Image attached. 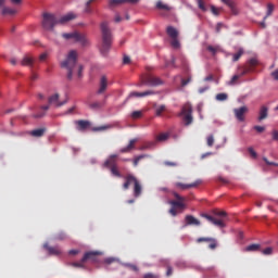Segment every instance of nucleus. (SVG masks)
I'll return each instance as SVG.
<instances>
[{
	"label": "nucleus",
	"mask_w": 278,
	"mask_h": 278,
	"mask_svg": "<svg viewBox=\"0 0 278 278\" xmlns=\"http://www.w3.org/2000/svg\"><path fill=\"white\" fill-rule=\"evenodd\" d=\"M78 53L76 50L68 51L64 61L60 63V67L66 72V79L72 81L74 78L81 79L84 66L78 62Z\"/></svg>",
	"instance_id": "1"
},
{
	"label": "nucleus",
	"mask_w": 278,
	"mask_h": 278,
	"mask_svg": "<svg viewBox=\"0 0 278 278\" xmlns=\"http://www.w3.org/2000/svg\"><path fill=\"white\" fill-rule=\"evenodd\" d=\"M75 18H77V15L73 12L63 15L61 18H58L56 15L52 13H43L41 25L45 29L51 30L54 29L55 25L59 23L63 25L64 23H68Z\"/></svg>",
	"instance_id": "2"
},
{
	"label": "nucleus",
	"mask_w": 278,
	"mask_h": 278,
	"mask_svg": "<svg viewBox=\"0 0 278 278\" xmlns=\"http://www.w3.org/2000/svg\"><path fill=\"white\" fill-rule=\"evenodd\" d=\"M100 29L102 35V45L100 48V53L102 56H106L112 47L113 36L106 22L101 23Z\"/></svg>",
	"instance_id": "3"
},
{
	"label": "nucleus",
	"mask_w": 278,
	"mask_h": 278,
	"mask_svg": "<svg viewBox=\"0 0 278 278\" xmlns=\"http://www.w3.org/2000/svg\"><path fill=\"white\" fill-rule=\"evenodd\" d=\"M174 198L176 200L168 201L170 208L168 210V214L173 217H177L179 214H182L187 208L186 198L181 197L179 193L174 192Z\"/></svg>",
	"instance_id": "4"
},
{
	"label": "nucleus",
	"mask_w": 278,
	"mask_h": 278,
	"mask_svg": "<svg viewBox=\"0 0 278 278\" xmlns=\"http://www.w3.org/2000/svg\"><path fill=\"white\" fill-rule=\"evenodd\" d=\"M214 216L210 214H201V217L206 219L210 224L223 229L226 227L225 219L227 218V212L225 211H214Z\"/></svg>",
	"instance_id": "5"
},
{
	"label": "nucleus",
	"mask_w": 278,
	"mask_h": 278,
	"mask_svg": "<svg viewBox=\"0 0 278 278\" xmlns=\"http://www.w3.org/2000/svg\"><path fill=\"white\" fill-rule=\"evenodd\" d=\"M134 185L132 194L134 198H140L142 194V185L138 178L131 174L125 176V182L123 184V190H129L130 186Z\"/></svg>",
	"instance_id": "6"
},
{
	"label": "nucleus",
	"mask_w": 278,
	"mask_h": 278,
	"mask_svg": "<svg viewBox=\"0 0 278 278\" xmlns=\"http://www.w3.org/2000/svg\"><path fill=\"white\" fill-rule=\"evenodd\" d=\"M61 36L64 38V40H74V42H79V45H81L84 48H87L90 45V41L86 35L79 34L77 31L63 33Z\"/></svg>",
	"instance_id": "7"
},
{
	"label": "nucleus",
	"mask_w": 278,
	"mask_h": 278,
	"mask_svg": "<svg viewBox=\"0 0 278 278\" xmlns=\"http://www.w3.org/2000/svg\"><path fill=\"white\" fill-rule=\"evenodd\" d=\"M100 252L98 251H89L84 254L80 262H75L72 264L73 267L84 268V263L90 261L91 263H98Z\"/></svg>",
	"instance_id": "8"
},
{
	"label": "nucleus",
	"mask_w": 278,
	"mask_h": 278,
	"mask_svg": "<svg viewBox=\"0 0 278 278\" xmlns=\"http://www.w3.org/2000/svg\"><path fill=\"white\" fill-rule=\"evenodd\" d=\"M163 85H164V81L161 80L160 77H156L153 75H146L141 78L140 84H138L137 87H142V86L159 87Z\"/></svg>",
	"instance_id": "9"
},
{
	"label": "nucleus",
	"mask_w": 278,
	"mask_h": 278,
	"mask_svg": "<svg viewBox=\"0 0 278 278\" xmlns=\"http://www.w3.org/2000/svg\"><path fill=\"white\" fill-rule=\"evenodd\" d=\"M193 109L190 103L184 104L181 115L184 116L185 126H190L193 123Z\"/></svg>",
	"instance_id": "10"
},
{
	"label": "nucleus",
	"mask_w": 278,
	"mask_h": 278,
	"mask_svg": "<svg viewBox=\"0 0 278 278\" xmlns=\"http://www.w3.org/2000/svg\"><path fill=\"white\" fill-rule=\"evenodd\" d=\"M248 113H249V108L245 106V105L233 109L235 117L239 123H244L245 122V115Z\"/></svg>",
	"instance_id": "11"
},
{
	"label": "nucleus",
	"mask_w": 278,
	"mask_h": 278,
	"mask_svg": "<svg viewBox=\"0 0 278 278\" xmlns=\"http://www.w3.org/2000/svg\"><path fill=\"white\" fill-rule=\"evenodd\" d=\"M201 185H202V180L201 179H197L192 184L175 182V187L180 189V190H188V189L198 188Z\"/></svg>",
	"instance_id": "12"
},
{
	"label": "nucleus",
	"mask_w": 278,
	"mask_h": 278,
	"mask_svg": "<svg viewBox=\"0 0 278 278\" xmlns=\"http://www.w3.org/2000/svg\"><path fill=\"white\" fill-rule=\"evenodd\" d=\"M155 94H156V92L154 90H146L142 92L132 91L129 93L128 98L129 99H131V98H148V97L155 96Z\"/></svg>",
	"instance_id": "13"
},
{
	"label": "nucleus",
	"mask_w": 278,
	"mask_h": 278,
	"mask_svg": "<svg viewBox=\"0 0 278 278\" xmlns=\"http://www.w3.org/2000/svg\"><path fill=\"white\" fill-rule=\"evenodd\" d=\"M59 99H60V94L54 93L48 98V104L53 105L55 108H62L63 105L66 104V101L59 102Z\"/></svg>",
	"instance_id": "14"
},
{
	"label": "nucleus",
	"mask_w": 278,
	"mask_h": 278,
	"mask_svg": "<svg viewBox=\"0 0 278 278\" xmlns=\"http://www.w3.org/2000/svg\"><path fill=\"white\" fill-rule=\"evenodd\" d=\"M117 159H118V155H117V154H111V155L105 160V162L103 163V167H105V168H112V167L117 166Z\"/></svg>",
	"instance_id": "15"
},
{
	"label": "nucleus",
	"mask_w": 278,
	"mask_h": 278,
	"mask_svg": "<svg viewBox=\"0 0 278 278\" xmlns=\"http://www.w3.org/2000/svg\"><path fill=\"white\" fill-rule=\"evenodd\" d=\"M248 64H249V66L244 67V70L241 73V76H245V75L250 74L251 72H253L254 67L257 66L258 61L256 59H250Z\"/></svg>",
	"instance_id": "16"
},
{
	"label": "nucleus",
	"mask_w": 278,
	"mask_h": 278,
	"mask_svg": "<svg viewBox=\"0 0 278 278\" xmlns=\"http://www.w3.org/2000/svg\"><path fill=\"white\" fill-rule=\"evenodd\" d=\"M222 3H224L225 5H228L230 9L231 14H233V16H238V14L240 13L239 9L237 8V4L233 0H220Z\"/></svg>",
	"instance_id": "17"
},
{
	"label": "nucleus",
	"mask_w": 278,
	"mask_h": 278,
	"mask_svg": "<svg viewBox=\"0 0 278 278\" xmlns=\"http://www.w3.org/2000/svg\"><path fill=\"white\" fill-rule=\"evenodd\" d=\"M109 80L106 76H101L99 89L97 91L98 94H103L108 90Z\"/></svg>",
	"instance_id": "18"
},
{
	"label": "nucleus",
	"mask_w": 278,
	"mask_h": 278,
	"mask_svg": "<svg viewBox=\"0 0 278 278\" xmlns=\"http://www.w3.org/2000/svg\"><path fill=\"white\" fill-rule=\"evenodd\" d=\"M76 125V129L78 131H85L90 127V122L89 121H84V119H79L75 122Z\"/></svg>",
	"instance_id": "19"
},
{
	"label": "nucleus",
	"mask_w": 278,
	"mask_h": 278,
	"mask_svg": "<svg viewBox=\"0 0 278 278\" xmlns=\"http://www.w3.org/2000/svg\"><path fill=\"white\" fill-rule=\"evenodd\" d=\"M185 222L187 226H201L200 219L195 218L193 215H186Z\"/></svg>",
	"instance_id": "20"
},
{
	"label": "nucleus",
	"mask_w": 278,
	"mask_h": 278,
	"mask_svg": "<svg viewBox=\"0 0 278 278\" xmlns=\"http://www.w3.org/2000/svg\"><path fill=\"white\" fill-rule=\"evenodd\" d=\"M138 142L137 138H134L129 141V143L127 144V147L122 148L119 150V153L124 154V153H129L130 151H132L135 149V144Z\"/></svg>",
	"instance_id": "21"
},
{
	"label": "nucleus",
	"mask_w": 278,
	"mask_h": 278,
	"mask_svg": "<svg viewBox=\"0 0 278 278\" xmlns=\"http://www.w3.org/2000/svg\"><path fill=\"white\" fill-rule=\"evenodd\" d=\"M45 248L49 255L59 256L62 254V250L59 247H49L45 244Z\"/></svg>",
	"instance_id": "22"
},
{
	"label": "nucleus",
	"mask_w": 278,
	"mask_h": 278,
	"mask_svg": "<svg viewBox=\"0 0 278 278\" xmlns=\"http://www.w3.org/2000/svg\"><path fill=\"white\" fill-rule=\"evenodd\" d=\"M269 109L266 105H262L258 113V122H263L268 118Z\"/></svg>",
	"instance_id": "23"
},
{
	"label": "nucleus",
	"mask_w": 278,
	"mask_h": 278,
	"mask_svg": "<svg viewBox=\"0 0 278 278\" xmlns=\"http://www.w3.org/2000/svg\"><path fill=\"white\" fill-rule=\"evenodd\" d=\"M105 103H106L105 100H103L102 102L94 101V102H91V103L89 104V109H90L91 111H100V110H102V109L104 108Z\"/></svg>",
	"instance_id": "24"
},
{
	"label": "nucleus",
	"mask_w": 278,
	"mask_h": 278,
	"mask_svg": "<svg viewBox=\"0 0 278 278\" xmlns=\"http://www.w3.org/2000/svg\"><path fill=\"white\" fill-rule=\"evenodd\" d=\"M166 34L167 36H169L172 39L173 38H178L179 36V31L177 30V28L173 27V26H167L166 27Z\"/></svg>",
	"instance_id": "25"
},
{
	"label": "nucleus",
	"mask_w": 278,
	"mask_h": 278,
	"mask_svg": "<svg viewBox=\"0 0 278 278\" xmlns=\"http://www.w3.org/2000/svg\"><path fill=\"white\" fill-rule=\"evenodd\" d=\"M46 131V128H37L30 131V136L35 138H41L45 136Z\"/></svg>",
	"instance_id": "26"
},
{
	"label": "nucleus",
	"mask_w": 278,
	"mask_h": 278,
	"mask_svg": "<svg viewBox=\"0 0 278 278\" xmlns=\"http://www.w3.org/2000/svg\"><path fill=\"white\" fill-rule=\"evenodd\" d=\"M22 66H28V67H33L34 66V59L25 55L22 60Z\"/></svg>",
	"instance_id": "27"
},
{
	"label": "nucleus",
	"mask_w": 278,
	"mask_h": 278,
	"mask_svg": "<svg viewBox=\"0 0 278 278\" xmlns=\"http://www.w3.org/2000/svg\"><path fill=\"white\" fill-rule=\"evenodd\" d=\"M245 252H258L261 251V244L252 243L244 249Z\"/></svg>",
	"instance_id": "28"
},
{
	"label": "nucleus",
	"mask_w": 278,
	"mask_h": 278,
	"mask_svg": "<svg viewBox=\"0 0 278 278\" xmlns=\"http://www.w3.org/2000/svg\"><path fill=\"white\" fill-rule=\"evenodd\" d=\"M16 14V10L12 8L4 7L2 9V15L4 16H14Z\"/></svg>",
	"instance_id": "29"
},
{
	"label": "nucleus",
	"mask_w": 278,
	"mask_h": 278,
	"mask_svg": "<svg viewBox=\"0 0 278 278\" xmlns=\"http://www.w3.org/2000/svg\"><path fill=\"white\" fill-rule=\"evenodd\" d=\"M156 8L157 10H165V12H170V10H173L172 7H169L168 4H164L162 1L156 2Z\"/></svg>",
	"instance_id": "30"
},
{
	"label": "nucleus",
	"mask_w": 278,
	"mask_h": 278,
	"mask_svg": "<svg viewBox=\"0 0 278 278\" xmlns=\"http://www.w3.org/2000/svg\"><path fill=\"white\" fill-rule=\"evenodd\" d=\"M164 112H166V105L165 104H161V105L155 108V116L161 117Z\"/></svg>",
	"instance_id": "31"
},
{
	"label": "nucleus",
	"mask_w": 278,
	"mask_h": 278,
	"mask_svg": "<svg viewBox=\"0 0 278 278\" xmlns=\"http://www.w3.org/2000/svg\"><path fill=\"white\" fill-rule=\"evenodd\" d=\"M147 157H149L148 154H141V155L136 156V157L134 159V161H132L134 167H137V166L139 165V163H140V161H141V160H144V159H147Z\"/></svg>",
	"instance_id": "32"
},
{
	"label": "nucleus",
	"mask_w": 278,
	"mask_h": 278,
	"mask_svg": "<svg viewBox=\"0 0 278 278\" xmlns=\"http://www.w3.org/2000/svg\"><path fill=\"white\" fill-rule=\"evenodd\" d=\"M96 0H88L85 5V14H92L93 10L91 9V3H94Z\"/></svg>",
	"instance_id": "33"
},
{
	"label": "nucleus",
	"mask_w": 278,
	"mask_h": 278,
	"mask_svg": "<svg viewBox=\"0 0 278 278\" xmlns=\"http://www.w3.org/2000/svg\"><path fill=\"white\" fill-rule=\"evenodd\" d=\"M110 172H111L112 176H114V177H116V178H122V174H121V172L118 170L117 165H116V166H113V167H110Z\"/></svg>",
	"instance_id": "34"
},
{
	"label": "nucleus",
	"mask_w": 278,
	"mask_h": 278,
	"mask_svg": "<svg viewBox=\"0 0 278 278\" xmlns=\"http://www.w3.org/2000/svg\"><path fill=\"white\" fill-rule=\"evenodd\" d=\"M111 128H112V125H102V126H99V127H93L92 131L100 132V131L109 130Z\"/></svg>",
	"instance_id": "35"
},
{
	"label": "nucleus",
	"mask_w": 278,
	"mask_h": 278,
	"mask_svg": "<svg viewBox=\"0 0 278 278\" xmlns=\"http://www.w3.org/2000/svg\"><path fill=\"white\" fill-rule=\"evenodd\" d=\"M218 247V242H217V239L215 238H212L210 241H208V249L214 251L216 250Z\"/></svg>",
	"instance_id": "36"
},
{
	"label": "nucleus",
	"mask_w": 278,
	"mask_h": 278,
	"mask_svg": "<svg viewBox=\"0 0 278 278\" xmlns=\"http://www.w3.org/2000/svg\"><path fill=\"white\" fill-rule=\"evenodd\" d=\"M216 101L218 102H225L228 100V94L227 93H217L216 97H215Z\"/></svg>",
	"instance_id": "37"
},
{
	"label": "nucleus",
	"mask_w": 278,
	"mask_h": 278,
	"mask_svg": "<svg viewBox=\"0 0 278 278\" xmlns=\"http://www.w3.org/2000/svg\"><path fill=\"white\" fill-rule=\"evenodd\" d=\"M125 2V0H110L109 1V5L111 8H116L117 5H123Z\"/></svg>",
	"instance_id": "38"
},
{
	"label": "nucleus",
	"mask_w": 278,
	"mask_h": 278,
	"mask_svg": "<svg viewBox=\"0 0 278 278\" xmlns=\"http://www.w3.org/2000/svg\"><path fill=\"white\" fill-rule=\"evenodd\" d=\"M142 111H134L131 114H130V117L131 119L134 121H137V119H140L142 117Z\"/></svg>",
	"instance_id": "39"
},
{
	"label": "nucleus",
	"mask_w": 278,
	"mask_h": 278,
	"mask_svg": "<svg viewBox=\"0 0 278 278\" xmlns=\"http://www.w3.org/2000/svg\"><path fill=\"white\" fill-rule=\"evenodd\" d=\"M243 54H244L243 49H240L237 53L233 54L232 62H238Z\"/></svg>",
	"instance_id": "40"
},
{
	"label": "nucleus",
	"mask_w": 278,
	"mask_h": 278,
	"mask_svg": "<svg viewBox=\"0 0 278 278\" xmlns=\"http://www.w3.org/2000/svg\"><path fill=\"white\" fill-rule=\"evenodd\" d=\"M241 77H243L242 74H240V75H233V76L231 77L230 81L228 83V86H235V85L237 84V81H238Z\"/></svg>",
	"instance_id": "41"
},
{
	"label": "nucleus",
	"mask_w": 278,
	"mask_h": 278,
	"mask_svg": "<svg viewBox=\"0 0 278 278\" xmlns=\"http://www.w3.org/2000/svg\"><path fill=\"white\" fill-rule=\"evenodd\" d=\"M170 45L173 49H180V41L178 37L172 38Z\"/></svg>",
	"instance_id": "42"
},
{
	"label": "nucleus",
	"mask_w": 278,
	"mask_h": 278,
	"mask_svg": "<svg viewBox=\"0 0 278 278\" xmlns=\"http://www.w3.org/2000/svg\"><path fill=\"white\" fill-rule=\"evenodd\" d=\"M169 138V135L166 134V132H163V134H160L157 137H156V141L159 142H164L166 140H168Z\"/></svg>",
	"instance_id": "43"
},
{
	"label": "nucleus",
	"mask_w": 278,
	"mask_h": 278,
	"mask_svg": "<svg viewBox=\"0 0 278 278\" xmlns=\"http://www.w3.org/2000/svg\"><path fill=\"white\" fill-rule=\"evenodd\" d=\"M215 143V138L213 135L207 136L206 138V144L208 148H213Z\"/></svg>",
	"instance_id": "44"
},
{
	"label": "nucleus",
	"mask_w": 278,
	"mask_h": 278,
	"mask_svg": "<svg viewBox=\"0 0 278 278\" xmlns=\"http://www.w3.org/2000/svg\"><path fill=\"white\" fill-rule=\"evenodd\" d=\"M274 10H275V5L274 4H271V3L267 4V13H266L264 18H268V16H271Z\"/></svg>",
	"instance_id": "45"
},
{
	"label": "nucleus",
	"mask_w": 278,
	"mask_h": 278,
	"mask_svg": "<svg viewBox=\"0 0 278 278\" xmlns=\"http://www.w3.org/2000/svg\"><path fill=\"white\" fill-rule=\"evenodd\" d=\"M197 3H198L199 10H201L202 12H207V8L205 7V3L203 0H197Z\"/></svg>",
	"instance_id": "46"
},
{
	"label": "nucleus",
	"mask_w": 278,
	"mask_h": 278,
	"mask_svg": "<svg viewBox=\"0 0 278 278\" xmlns=\"http://www.w3.org/2000/svg\"><path fill=\"white\" fill-rule=\"evenodd\" d=\"M207 51L212 53L213 55H216L217 52L219 51V47H214V46H207Z\"/></svg>",
	"instance_id": "47"
},
{
	"label": "nucleus",
	"mask_w": 278,
	"mask_h": 278,
	"mask_svg": "<svg viewBox=\"0 0 278 278\" xmlns=\"http://www.w3.org/2000/svg\"><path fill=\"white\" fill-rule=\"evenodd\" d=\"M212 239H213L212 237H200L197 239V243H203V242L208 243L210 241H212Z\"/></svg>",
	"instance_id": "48"
},
{
	"label": "nucleus",
	"mask_w": 278,
	"mask_h": 278,
	"mask_svg": "<svg viewBox=\"0 0 278 278\" xmlns=\"http://www.w3.org/2000/svg\"><path fill=\"white\" fill-rule=\"evenodd\" d=\"M191 81H192V77L191 76H188L187 79L181 78V87L182 88L187 87Z\"/></svg>",
	"instance_id": "49"
},
{
	"label": "nucleus",
	"mask_w": 278,
	"mask_h": 278,
	"mask_svg": "<svg viewBox=\"0 0 278 278\" xmlns=\"http://www.w3.org/2000/svg\"><path fill=\"white\" fill-rule=\"evenodd\" d=\"M67 238L66 233L64 231H60L56 236H55V239L56 240H60V241H63Z\"/></svg>",
	"instance_id": "50"
},
{
	"label": "nucleus",
	"mask_w": 278,
	"mask_h": 278,
	"mask_svg": "<svg viewBox=\"0 0 278 278\" xmlns=\"http://www.w3.org/2000/svg\"><path fill=\"white\" fill-rule=\"evenodd\" d=\"M164 166H166V167H177L178 163L177 162H172V161H165Z\"/></svg>",
	"instance_id": "51"
},
{
	"label": "nucleus",
	"mask_w": 278,
	"mask_h": 278,
	"mask_svg": "<svg viewBox=\"0 0 278 278\" xmlns=\"http://www.w3.org/2000/svg\"><path fill=\"white\" fill-rule=\"evenodd\" d=\"M263 161H265V164H266L267 166L278 167V163H276V162H270L267 157H263Z\"/></svg>",
	"instance_id": "52"
},
{
	"label": "nucleus",
	"mask_w": 278,
	"mask_h": 278,
	"mask_svg": "<svg viewBox=\"0 0 278 278\" xmlns=\"http://www.w3.org/2000/svg\"><path fill=\"white\" fill-rule=\"evenodd\" d=\"M253 129L258 134H263L266 130V127L256 125Z\"/></svg>",
	"instance_id": "53"
},
{
	"label": "nucleus",
	"mask_w": 278,
	"mask_h": 278,
	"mask_svg": "<svg viewBox=\"0 0 278 278\" xmlns=\"http://www.w3.org/2000/svg\"><path fill=\"white\" fill-rule=\"evenodd\" d=\"M211 12L214 14V16H219L220 14L219 9H217L215 5H211Z\"/></svg>",
	"instance_id": "54"
},
{
	"label": "nucleus",
	"mask_w": 278,
	"mask_h": 278,
	"mask_svg": "<svg viewBox=\"0 0 278 278\" xmlns=\"http://www.w3.org/2000/svg\"><path fill=\"white\" fill-rule=\"evenodd\" d=\"M262 254L271 255L273 254V248L268 247V248L262 250Z\"/></svg>",
	"instance_id": "55"
},
{
	"label": "nucleus",
	"mask_w": 278,
	"mask_h": 278,
	"mask_svg": "<svg viewBox=\"0 0 278 278\" xmlns=\"http://www.w3.org/2000/svg\"><path fill=\"white\" fill-rule=\"evenodd\" d=\"M248 152L253 159L257 157V152L253 148H249Z\"/></svg>",
	"instance_id": "56"
},
{
	"label": "nucleus",
	"mask_w": 278,
	"mask_h": 278,
	"mask_svg": "<svg viewBox=\"0 0 278 278\" xmlns=\"http://www.w3.org/2000/svg\"><path fill=\"white\" fill-rule=\"evenodd\" d=\"M208 90H210V87H208V86H205V87L199 88L198 92H199V94H203V93H205V92L208 91Z\"/></svg>",
	"instance_id": "57"
},
{
	"label": "nucleus",
	"mask_w": 278,
	"mask_h": 278,
	"mask_svg": "<svg viewBox=\"0 0 278 278\" xmlns=\"http://www.w3.org/2000/svg\"><path fill=\"white\" fill-rule=\"evenodd\" d=\"M223 27H224L223 23H217L216 28H215L216 34H220Z\"/></svg>",
	"instance_id": "58"
},
{
	"label": "nucleus",
	"mask_w": 278,
	"mask_h": 278,
	"mask_svg": "<svg viewBox=\"0 0 278 278\" xmlns=\"http://www.w3.org/2000/svg\"><path fill=\"white\" fill-rule=\"evenodd\" d=\"M47 59H48V53H41L39 55V62H46Z\"/></svg>",
	"instance_id": "59"
},
{
	"label": "nucleus",
	"mask_w": 278,
	"mask_h": 278,
	"mask_svg": "<svg viewBox=\"0 0 278 278\" xmlns=\"http://www.w3.org/2000/svg\"><path fill=\"white\" fill-rule=\"evenodd\" d=\"M123 64H124V65L130 64V58L127 56V55H125V56L123 58Z\"/></svg>",
	"instance_id": "60"
},
{
	"label": "nucleus",
	"mask_w": 278,
	"mask_h": 278,
	"mask_svg": "<svg viewBox=\"0 0 278 278\" xmlns=\"http://www.w3.org/2000/svg\"><path fill=\"white\" fill-rule=\"evenodd\" d=\"M143 278H157V276L152 273H147L143 275Z\"/></svg>",
	"instance_id": "61"
},
{
	"label": "nucleus",
	"mask_w": 278,
	"mask_h": 278,
	"mask_svg": "<svg viewBox=\"0 0 278 278\" xmlns=\"http://www.w3.org/2000/svg\"><path fill=\"white\" fill-rule=\"evenodd\" d=\"M273 140L278 141V130L273 131Z\"/></svg>",
	"instance_id": "62"
},
{
	"label": "nucleus",
	"mask_w": 278,
	"mask_h": 278,
	"mask_svg": "<svg viewBox=\"0 0 278 278\" xmlns=\"http://www.w3.org/2000/svg\"><path fill=\"white\" fill-rule=\"evenodd\" d=\"M114 21L115 23H121V21H123V17L119 14H116Z\"/></svg>",
	"instance_id": "63"
},
{
	"label": "nucleus",
	"mask_w": 278,
	"mask_h": 278,
	"mask_svg": "<svg viewBox=\"0 0 278 278\" xmlns=\"http://www.w3.org/2000/svg\"><path fill=\"white\" fill-rule=\"evenodd\" d=\"M271 77L275 79V80H278V70L274 71L271 73Z\"/></svg>",
	"instance_id": "64"
}]
</instances>
